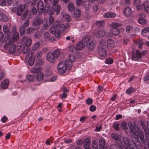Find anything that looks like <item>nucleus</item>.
<instances>
[{"mask_svg": "<svg viewBox=\"0 0 149 149\" xmlns=\"http://www.w3.org/2000/svg\"><path fill=\"white\" fill-rule=\"evenodd\" d=\"M120 33V31L118 29H111L110 32L107 33V36L109 37L112 36L113 35L117 36Z\"/></svg>", "mask_w": 149, "mask_h": 149, "instance_id": "obj_16", "label": "nucleus"}, {"mask_svg": "<svg viewBox=\"0 0 149 149\" xmlns=\"http://www.w3.org/2000/svg\"><path fill=\"white\" fill-rule=\"evenodd\" d=\"M119 124L117 123H115L113 125V127L114 129L116 130H119Z\"/></svg>", "mask_w": 149, "mask_h": 149, "instance_id": "obj_63", "label": "nucleus"}, {"mask_svg": "<svg viewBox=\"0 0 149 149\" xmlns=\"http://www.w3.org/2000/svg\"><path fill=\"white\" fill-rule=\"evenodd\" d=\"M141 125L145 132L146 136H147L148 130L146 128V127L144 124V122H141Z\"/></svg>", "mask_w": 149, "mask_h": 149, "instance_id": "obj_51", "label": "nucleus"}, {"mask_svg": "<svg viewBox=\"0 0 149 149\" xmlns=\"http://www.w3.org/2000/svg\"><path fill=\"white\" fill-rule=\"evenodd\" d=\"M0 20L3 21H7L8 20V18L5 15L0 13Z\"/></svg>", "mask_w": 149, "mask_h": 149, "instance_id": "obj_37", "label": "nucleus"}, {"mask_svg": "<svg viewBox=\"0 0 149 149\" xmlns=\"http://www.w3.org/2000/svg\"><path fill=\"white\" fill-rule=\"evenodd\" d=\"M52 54L56 59L60 55V51L58 49L55 50L53 52V53H52Z\"/></svg>", "mask_w": 149, "mask_h": 149, "instance_id": "obj_34", "label": "nucleus"}, {"mask_svg": "<svg viewBox=\"0 0 149 149\" xmlns=\"http://www.w3.org/2000/svg\"><path fill=\"white\" fill-rule=\"evenodd\" d=\"M54 18L52 16H49V22L47 20L44 19L43 21V28L45 29H47L50 25L52 24L54 22Z\"/></svg>", "mask_w": 149, "mask_h": 149, "instance_id": "obj_10", "label": "nucleus"}, {"mask_svg": "<svg viewBox=\"0 0 149 149\" xmlns=\"http://www.w3.org/2000/svg\"><path fill=\"white\" fill-rule=\"evenodd\" d=\"M95 41L94 40L91 41L88 45V48L90 49H93L95 47Z\"/></svg>", "mask_w": 149, "mask_h": 149, "instance_id": "obj_36", "label": "nucleus"}, {"mask_svg": "<svg viewBox=\"0 0 149 149\" xmlns=\"http://www.w3.org/2000/svg\"><path fill=\"white\" fill-rule=\"evenodd\" d=\"M92 143L93 147V149H97V148L98 147V144L97 142L95 141H92Z\"/></svg>", "mask_w": 149, "mask_h": 149, "instance_id": "obj_57", "label": "nucleus"}, {"mask_svg": "<svg viewBox=\"0 0 149 149\" xmlns=\"http://www.w3.org/2000/svg\"><path fill=\"white\" fill-rule=\"evenodd\" d=\"M89 109L91 111H93L96 110V107L95 106L92 105L90 107Z\"/></svg>", "mask_w": 149, "mask_h": 149, "instance_id": "obj_64", "label": "nucleus"}, {"mask_svg": "<svg viewBox=\"0 0 149 149\" xmlns=\"http://www.w3.org/2000/svg\"><path fill=\"white\" fill-rule=\"evenodd\" d=\"M134 28L130 26H127L126 28V32L128 33H131L133 31Z\"/></svg>", "mask_w": 149, "mask_h": 149, "instance_id": "obj_43", "label": "nucleus"}, {"mask_svg": "<svg viewBox=\"0 0 149 149\" xmlns=\"http://www.w3.org/2000/svg\"><path fill=\"white\" fill-rule=\"evenodd\" d=\"M115 16V14L113 13H108L105 14L104 16L106 18L113 17Z\"/></svg>", "mask_w": 149, "mask_h": 149, "instance_id": "obj_40", "label": "nucleus"}, {"mask_svg": "<svg viewBox=\"0 0 149 149\" xmlns=\"http://www.w3.org/2000/svg\"><path fill=\"white\" fill-rule=\"evenodd\" d=\"M144 149H149V140L145 141H144Z\"/></svg>", "mask_w": 149, "mask_h": 149, "instance_id": "obj_56", "label": "nucleus"}, {"mask_svg": "<svg viewBox=\"0 0 149 149\" xmlns=\"http://www.w3.org/2000/svg\"><path fill=\"white\" fill-rule=\"evenodd\" d=\"M60 6L59 5H53L52 6L51 9L49 10L48 14L50 16L53 15L55 11L56 15L59 14L60 11Z\"/></svg>", "mask_w": 149, "mask_h": 149, "instance_id": "obj_8", "label": "nucleus"}, {"mask_svg": "<svg viewBox=\"0 0 149 149\" xmlns=\"http://www.w3.org/2000/svg\"><path fill=\"white\" fill-rule=\"evenodd\" d=\"M98 54L99 56L101 57V59L105 57L107 54L106 51L102 47L99 48L98 50Z\"/></svg>", "mask_w": 149, "mask_h": 149, "instance_id": "obj_17", "label": "nucleus"}, {"mask_svg": "<svg viewBox=\"0 0 149 149\" xmlns=\"http://www.w3.org/2000/svg\"><path fill=\"white\" fill-rule=\"evenodd\" d=\"M84 47L85 46L81 42H79L77 44L76 46V49L77 50H80Z\"/></svg>", "mask_w": 149, "mask_h": 149, "instance_id": "obj_33", "label": "nucleus"}, {"mask_svg": "<svg viewBox=\"0 0 149 149\" xmlns=\"http://www.w3.org/2000/svg\"><path fill=\"white\" fill-rule=\"evenodd\" d=\"M44 38L46 41H54L55 38L53 36L50 37V34L49 32H46L44 34Z\"/></svg>", "mask_w": 149, "mask_h": 149, "instance_id": "obj_18", "label": "nucleus"}, {"mask_svg": "<svg viewBox=\"0 0 149 149\" xmlns=\"http://www.w3.org/2000/svg\"><path fill=\"white\" fill-rule=\"evenodd\" d=\"M129 127L131 132L136 136L138 137L139 134V138L142 141H144V135L143 132L139 130V128L136 125H133L131 123L128 124Z\"/></svg>", "mask_w": 149, "mask_h": 149, "instance_id": "obj_5", "label": "nucleus"}, {"mask_svg": "<svg viewBox=\"0 0 149 149\" xmlns=\"http://www.w3.org/2000/svg\"><path fill=\"white\" fill-rule=\"evenodd\" d=\"M129 140L126 138L124 139V142H120L119 144L121 149H133L134 147H137V145L139 144L137 139L135 138V141L132 140V142H129Z\"/></svg>", "mask_w": 149, "mask_h": 149, "instance_id": "obj_3", "label": "nucleus"}, {"mask_svg": "<svg viewBox=\"0 0 149 149\" xmlns=\"http://www.w3.org/2000/svg\"><path fill=\"white\" fill-rule=\"evenodd\" d=\"M100 44L101 46L106 47V41L104 40H102L100 42Z\"/></svg>", "mask_w": 149, "mask_h": 149, "instance_id": "obj_62", "label": "nucleus"}, {"mask_svg": "<svg viewBox=\"0 0 149 149\" xmlns=\"http://www.w3.org/2000/svg\"><path fill=\"white\" fill-rule=\"evenodd\" d=\"M90 38V37L89 36H87L83 38L81 42L85 46L87 45V44L89 42Z\"/></svg>", "mask_w": 149, "mask_h": 149, "instance_id": "obj_27", "label": "nucleus"}, {"mask_svg": "<svg viewBox=\"0 0 149 149\" xmlns=\"http://www.w3.org/2000/svg\"><path fill=\"white\" fill-rule=\"evenodd\" d=\"M40 46V43L38 42H36L34 44L32 49L33 50H37L39 49Z\"/></svg>", "mask_w": 149, "mask_h": 149, "instance_id": "obj_45", "label": "nucleus"}, {"mask_svg": "<svg viewBox=\"0 0 149 149\" xmlns=\"http://www.w3.org/2000/svg\"><path fill=\"white\" fill-rule=\"evenodd\" d=\"M110 26L111 28V29H117L120 26V24L118 23L113 22L111 23Z\"/></svg>", "mask_w": 149, "mask_h": 149, "instance_id": "obj_39", "label": "nucleus"}, {"mask_svg": "<svg viewBox=\"0 0 149 149\" xmlns=\"http://www.w3.org/2000/svg\"><path fill=\"white\" fill-rule=\"evenodd\" d=\"M42 53L41 51H38L36 54L34 58L36 60L37 63L39 65H41L43 61L41 58Z\"/></svg>", "mask_w": 149, "mask_h": 149, "instance_id": "obj_12", "label": "nucleus"}, {"mask_svg": "<svg viewBox=\"0 0 149 149\" xmlns=\"http://www.w3.org/2000/svg\"><path fill=\"white\" fill-rule=\"evenodd\" d=\"M69 49L70 51L73 52H75L76 49V48L73 45H70L69 46Z\"/></svg>", "mask_w": 149, "mask_h": 149, "instance_id": "obj_61", "label": "nucleus"}, {"mask_svg": "<svg viewBox=\"0 0 149 149\" xmlns=\"http://www.w3.org/2000/svg\"><path fill=\"white\" fill-rule=\"evenodd\" d=\"M44 75L43 73L41 72H39L37 74L36 79L38 81H41L43 79Z\"/></svg>", "mask_w": 149, "mask_h": 149, "instance_id": "obj_35", "label": "nucleus"}, {"mask_svg": "<svg viewBox=\"0 0 149 149\" xmlns=\"http://www.w3.org/2000/svg\"><path fill=\"white\" fill-rule=\"evenodd\" d=\"M132 60L137 61L141 57V55L140 52L137 50L133 49L132 51Z\"/></svg>", "mask_w": 149, "mask_h": 149, "instance_id": "obj_9", "label": "nucleus"}, {"mask_svg": "<svg viewBox=\"0 0 149 149\" xmlns=\"http://www.w3.org/2000/svg\"><path fill=\"white\" fill-rule=\"evenodd\" d=\"M52 71L51 70H48L46 71L45 75L47 78L52 76Z\"/></svg>", "mask_w": 149, "mask_h": 149, "instance_id": "obj_50", "label": "nucleus"}, {"mask_svg": "<svg viewBox=\"0 0 149 149\" xmlns=\"http://www.w3.org/2000/svg\"><path fill=\"white\" fill-rule=\"evenodd\" d=\"M114 42L112 40L109 39L107 40L106 43V46L108 47L109 48L113 47L114 46Z\"/></svg>", "mask_w": 149, "mask_h": 149, "instance_id": "obj_24", "label": "nucleus"}, {"mask_svg": "<svg viewBox=\"0 0 149 149\" xmlns=\"http://www.w3.org/2000/svg\"><path fill=\"white\" fill-rule=\"evenodd\" d=\"M27 79L29 81H32L34 80L35 77L33 75H29L26 77Z\"/></svg>", "mask_w": 149, "mask_h": 149, "instance_id": "obj_49", "label": "nucleus"}, {"mask_svg": "<svg viewBox=\"0 0 149 149\" xmlns=\"http://www.w3.org/2000/svg\"><path fill=\"white\" fill-rule=\"evenodd\" d=\"M83 143L84 144L87 146L86 148H85L86 149H89L88 146L90 143V139H86L84 141Z\"/></svg>", "mask_w": 149, "mask_h": 149, "instance_id": "obj_38", "label": "nucleus"}, {"mask_svg": "<svg viewBox=\"0 0 149 149\" xmlns=\"http://www.w3.org/2000/svg\"><path fill=\"white\" fill-rule=\"evenodd\" d=\"M105 33V31L103 29L96 30L95 31V34L97 38H101L104 36Z\"/></svg>", "mask_w": 149, "mask_h": 149, "instance_id": "obj_13", "label": "nucleus"}, {"mask_svg": "<svg viewBox=\"0 0 149 149\" xmlns=\"http://www.w3.org/2000/svg\"><path fill=\"white\" fill-rule=\"evenodd\" d=\"M148 6H149V1L147 0L144 2L143 4H142L141 6L137 7L138 10H142L143 8H144V10H145Z\"/></svg>", "mask_w": 149, "mask_h": 149, "instance_id": "obj_20", "label": "nucleus"}, {"mask_svg": "<svg viewBox=\"0 0 149 149\" xmlns=\"http://www.w3.org/2000/svg\"><path fill=\"white\" fill-rule=\"evenodd\" d=\"M37 8L38 11L40 13H42L43 11L44 5L43 2L41 1H39L38 3Z\"/></svg>", "mask_w": 149, "mask_h": 149, "instance_id": "obj_22", "label": "nucleus"}, {"mask_svg": "<svg viewBox=\"0 0 149 149\" xmlns=\"http://www.w3.org/2000/svg\"><path fill=\"white\" fill-rule=\"evenodd\" d=\"M33 54L31 52L29 54H27L25 58V60L30 65H32L35 59L33 56Z\"/></svg>", "mask_w": 149, "mask_h": 149, "instance_id": "obj_11", "label": "nucleus"}, {"mask_svg": "<svg viewBox=\"0 0 149 149\" xmlns=\"http://www.w3.org/2000/svg\"><path fill=\"white\" fill-rule=\"evenodd\" d=\"M69 64L67 60L65 61H62L59 63L58 65V70L60 74H63L65 73L67 69L69 70L71 68H68Z\"/></svg>", "mask_w": 149, "mask_h": 149, "instance_id": "obj_7", "label": "nucleus"}, {"mask_svg": "<svg viewBox=\"0 0 149 149\" xmlns=\"http://www.w3.org/2000/svg\"><path fill=\"white\" fill-rule=\"evenodd\" d=\"M24 9V5H19L13 8L12 10L13 12L15 13L17 12V15H18L21 16L22 15V18L23 19L25 18L28 15V11L25 12L23 15V12Z\"/></svg>", "mask_w": 149, "mask_h": 149, "instance_id": "obj_6", "label": "nucleus"}, {"mask_svg": "<svg viewBox=\"0 0 149 149\" xmlns=\"http://www.w3.org/2000/svg\"><path fill=\"white\" fill-rule=\"evenodd\" d=\"M9 81L7 79H5L3 81L1 84V87L3 89L6 88L9 85Z\"/></svg>", "mask_w": 149, "mask_h": 149, "instance_id": "obj_26", "label": "nucleus"}, {"mask_svg": "<svg viewBox=\"0 0 149 149\" xmlns=\"http://www.w3.org/2000/svg\"><path fill=\"white\" fill-rule=\"evenodd\" d=\"M46 57L47 61L51 63H54L55 62V58L52 53H47L46 55Z\"/></svg>", "mask_w": 149, "mask_h": 149, "instance_id": "obj_14", "label": "nucleus"}, {"mask_svg": "<svg viewBox=\"0 0 149 149\" xmlns=\"http://www.w3.org/2000/svg\"><path fill=\"white\" fill-rule=\"evenodd\" d=\"M3 31L5 33L3 35L1 32H0V46L3 42L8 40L11 35V32L9 31V28L6 25H4L3 27Z\"/></svg>", "mask_w": 149, "mask_h": 149, "instance_id": "obj_4", "label": "nucleus"}, {"mask_svg": "<svg viewBox=\"0 0 149 149\" xmlns=\"http://www.w3.org/2000/svg\"><path fill=\"white\" fill-rule=\"evenodd\" d=\"M149 33V27H147L143 28L141 30V34L143 36H146Z\"/></svg>", "mask_w": 149, "mask_h": 149, "instance_id": "obj_21", "label": "nucleus"}, {"mask_svg": "<svg viewBox=\"0 0 149 149\" xmlns=\"http://www.w3.org/2000/svg\"><path fill=\"white\" fill-rule=\"evenodd\" d=\"M61 19L63 21L69 22L71 20V17L68 14L65 13L62 15Z\"/></svg>", "mask_w": 149, "mask_h": 149, "instance_id": "obj_23", "label": "nucleus"}, {"mask_svg": "<svg viewBox=\"0 0 149 149\" xmlns=\"http://www.w3.org/2000/svg\"><path fill=\"white\" fill-rule=\"evenodd\" d=\"M68 24H67L65 25L61 24L59 21H56L54 25L52 26L50 29L49 31L52 34H54L56 37L59 38L61 36L60 31L64 32L66 29L69 26Z\"/></svg>", "mask_w": 149, "mask_h": 149, "instance_id": "obj_1", "label": "nucleus"}, {"mask_svg": "<svg viewBox=\"0 0 149 149\" xmlns=\"http://www.w3.org/2000/svg\"><path fill=\"white\" fill-rule=\"evenodd\" d=\"M25 27L23 26H21L19 28V31L21 35H22L24 34L25 30Z\"/></svg>", "mask_w": 149, "mask_h": 149, "instance_id": "obj_53", "label": "nucleus"}, {"mask_svg": "<svg viewBox=\"0 0 149 149\" xmlns=\"http://www.w3.org/2000/svg\"><path fill=\"white\" fill-rule=\"evenodd\" d=\"M57 78V75L53 74L52 76L47 78V81L48 82H54L56 80Z\"/></svg>", "mask_w": 149, "mask_h": 149, "instance_id": "obj_28", "label": "nucleus"}, {"mask_svg": "<svg viewBox=\"0 0 149 149\" xmlns=\"http://www.w3.org/2000/svg\"><path fill=\"white\" fill-rule=\"evenodd\" d=\"M74 6L73 3H70L68 6V8L70 11H72L74 9Z\"/></svg>", "mask_w": 149, "mask_h": 149, "instance_id": "obj_42", "label": "nucleus"}, {"mask_svg": "<svg viewBox=\"0 0 149 149\" xmlns=\"http://www.w3.org/2000/svg\"><path fill=\"white\" fill-rule=\"evenodd\" d=\"M82 5L83 7L87 10L89 9L91 7L89 2L88 0L83 1Z\"/></svg>", "mask_w": 149, "mask_h": 149, "instance_id": "obj_31", "label": "nucleus"}, {"mask_svg": "<svg viewBox=\"0 0 149 149\" xmlns=\"http://www.w3.org/2000/svg\"><path fill=\"white\" fill-rule=\"evenodd\" d=\"M111 137L117 141H120V136L115 134H111Z\"/></svg>", "mask_w": 149, "mask_h": 149, "instance_id": "obj_47", "label": "nucleus"}, {"mask_svg": "<svg viewBox=\"0 0 149 149\" xmlns=\"http://www.w3.org/2000/svg\"><path fill=\"white\" fill-rule=\"evenodd\" d=\"M123 13L125 16H129L131 14L132 10L130 8L127 7L124 9L123 11Z\"/></svg>", "mask_w": 149, "mask_h": 149, "instance_id": "obj_29", "label": "nucleus"}, {"mask_svg": "<svg viewBox=\"0 0 149 149\" xmlns=\"http://www.w3.org/2000/svg\"><path fill=\"white\" fill-rule=\"evenodd\" d=\"M134 91V89L133 88H128L126 91V92L128 95L133 93Z\"/></svg>", "mask_w": 149, "mask_h": 149, "instance_id": "obj_52", "label": "nucleus"}, {"mask_svg": "<svg viewBox=\"0 0 149 149\" xmlns=\"http://www.w3.org/2000/svg\"><path fill=\"white\" fill-rule=\"evenodd\" d=\"M100 144V149H107L106 145L105 144L104 141L103 139L99 140Z\"/></svg>", "mask_w": 149, "mask_h": 149, "instance_id": "obj_30", "label": "nucleus"}, {"mask_svg": "<svg viewBox=\"0 0 149 149\" xmlns=\"http://www.w3.org/2000/svg\"><path fill=\"white\" fill-rule=\"evenodd\" d=\"M136 44L138 45V48L141 49L143 45V43L142 42V40L141 39H139L136 41Z\"/></svg>", "mask_w": 149, "mask_h": 149, "instance_id": "obj_46", "label": "nucleus"}, {"mask_svg": "<svg viewBox=\"0 0 149 149\" xmlns=\"http://www.w3.org/2000/svg\"><path fill=\"white\" fill-rule=\"evenodd\" d=\"M34 29H32L31 27H28L27 29L26 32L28 34L31 33L33 32L34 31Z\"/></svg>", "mask_w": 149, "mask_h": 149, "instance_id": "obj_60", "label": "nucleus"}, {"mask_svg": "<svg viewBox=\"0 0 149 149\" xmlns=\"http://www.w3.org/2000/svg\"><path fill=\"white\" fill-rule=\"evenodd\" d=\"M68 60L69 61H68V64H69L68 68H71L72 66V62H74L75 60V56L73 54H70L68 56Z\"/></svg>", "mask_w": 149, "mask_h": 149, "instance_id": "obj_15", "label": "nucleus"}, {"mask_svg": "<svg viewBox=\"0 0 149 149\" xmlns=\"http://www.w3.org/2000/svg\"><path fill=\"white\" fill-rule=\"evenodd\" d=\"M28 47L29 46H26V47H24L23 50V52L24 53L26 54L29 51V48Z\"/></svg>", "mask_w": 149, "mask_h": 149, "instance_id": "obj_59", "label": "nucleus"}, {"mask_svg": "<svg viewBox=\"0 0 149 149\" xmlns=\"http://www.w3.org/2000/svg\"><path fill=\"white\" fill-rule=\"evenodd\" d=\"M138 22L141 24H145L147 23V21L143 18L139 19L138 20Z\"/></svg>", "mask_w": 149, "mask_h": 149, "instance_id": "obj_48", "label": "nucleus"}, {"mask_svg": "<svg viewBox=\"0 0 149 149\" xmlns=\"http://www.w3.org/2000/svg\"><path fill=\"white\" fill-rule=\"evenodd\" d=\"M113 61V60L111 58H107L105 61V63L107 64H111Z\"/></svg>", "mask_w": 149, "mask_h": 149, "instance_id": "obj_54", "label": "nucleus"}, {"mask_svg": "<svg viewBox=\"0 0 149 149\" xmlns=\"http://www.w3.org/2000/svg\"><path fill=\"white\" fill-rule=\"evenodd\" d=\"M42 22H43L42 20L39 18L34 21L33 22V24L34 26H38L41 24Z\"/></svg>", "mask_w": 149, "mask_h": 149, "instance_id": "obj_32", "label": "nucleus"}, {"mask_svg": "<svg viewBox=\"0 0 149 149\" xmlns=\"http://www.w3.org/2000/svg\"><path fill=\"white\" fill-rule=\"evenodd\" d=\"M141 0H134V4L136 7V9L138 10L137 7L139 6H141L142 4L140 3Z\"/></svg>", "mask_w": 149, "mask_h": 149, "instance_id": "obj_44", "label": "nucleus"}, {"mask_svg": "<svg viewBox=\"0 0 149 149\" xmlns=\"http://www.w3.org/2000/svg\"><path fill=\"white\" fill-rule=\"evenodd\" d=\"M74 17L76 18L79 17L81 15L80 10L79 9H77L74 12Z\"/></svg>", "mask_w": 149, "mask_h": 149, "instance_id": "obj_41", "label": "nucleus"}, {"mask_svg": "<svg viewBox=\"0 0 149 149\" xmlns=\"http://www.w3.org/2000/svg\"><path fill=\"white\" fill-rule=\"evenodd\" d=\"M13 37L11 38L9 40L8 43H6L4 45L5 49L9 48V51L10 53H15L16 50V46L13 44V42L18 39L19 34L16 31V28L14 27L12 30Z\"/></svg>", "mask_w": 149, "mask_h": 149, "instance_id": "obj_2", "label": "nucleus"}, {"mask_svg": "<svg viewBox=\"0 0 149 149\" xmlns=\"http://www.w3.org/2000/svg\"><path fill=\"white\" fill-rule=\"evenodd\" d=\"M36 64V66L35 67L33 68L31 70V72L33 73H38L39 72H41L40 71L41 70V68L39 67L40 65H39L37 63Z\"/></svg>", "mask_w": 149, "mask_h": 149, "instance_id": "obj_25", "label": "nucleus"}, {"mask_svg": "<svg viewBox=\"0 0 149 149\" xmlns=\"http://www.w3.org/2000/svg\"><path fill=\"white\" fill-rule=\"evenodd\" d=\"M97 25L98 27H101L103 26L104 24V22L103 21H97L96 22Z\"/></svg>", "mask_w": 149, "mask_h": 149, "instance_id": "obj_55", "label": "nucleus"}, {"mask_svg": "<svg viewBox=\"0 0 149 149\" xmlns=\"http://www.w3.org/2000/svg\"><path fill=\"white\" fill-rule=\"evenodd\" d=\"M22 41L25 45L26 46H30L32 42L31 39L27 37H24L22 39Z\"/></svg>", "mask_w": 149, "mask_h": 149, "instance_id": "obj_19", "label": "nucleus"}, {"mask_svg": "<svg viewBox=\"0 0 149 149\" xmlns=\"http://www.w3.org/2000/svg\"><path fill=\"white\" fill-rule=\"evenodd\" d=\"M121 127L124 129H127V123L125 122H123L121 124Z\"/></svg>", "mask_w": 149, "mask_h": 149, "instance_id": "obj_58", "label": "nucleus"}]
</instances>
